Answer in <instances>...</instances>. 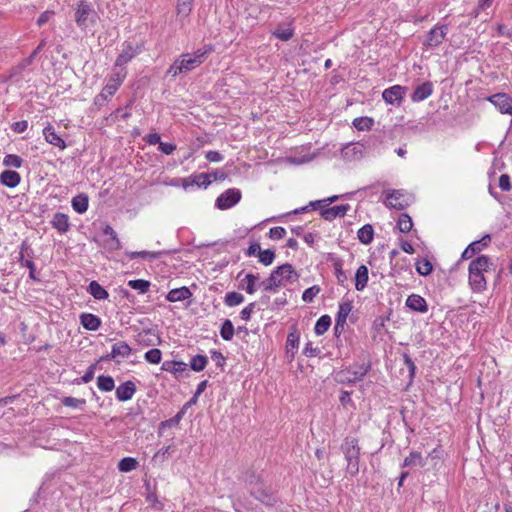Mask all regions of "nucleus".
Returning <instances> with one entry per match:
<instances>
[{
	"label": "nucleus",
	"instance_id": "f257e3e1",
	"mask_svg": "<svg viewBox=\"0 0 512 512\" xmlns=\"http://www.w3.org/2000/svg\"><path fill=\"white\" fill-rule=\"evenodd\" d=\"M298 279V274L291 264H283L277 267L270 276L260 283L263 290L266 292L275 291L279 287H285L288 284L295 282Z\"/></svg>",
	"mask_w": 512,
	"mask_h": 512
},
{
	"label": "nucleus",
	"instance_id": "f03ea898",
	"mask_svg": "<svg viewBox=\"0 0 512 512\" xmlns=\"http://www.w3.org/2000/svg\"><path fill=\"white\" fill-rule=\"evenodd\" d=\"M491 266V259L485 255H480L470 262L469 284L474 292H482L486 289L487 281L484 273L488 272Z\"/></svg>",
	"mask_w": 512,
	"mask_h": 512
},
{
	"label": "nucleus",
	"instance_id": "7ed1b4c3",
	"mask_svg": "<svg viewBox=\"0 0 512 512\" xmlns=\"http://www.w3.org/2000/svg\"><path fill=\"white\" fill-rule=\"evenodd\" d=\"M207 51L197 50L193 53L182 54L177 58L167 70V74L176 77L180 74H186L199 65H201L206 58Z\"/></svg>",
	"mask_w": 512,
	"mask_h": 512
},
{
	"label": "nucleus",
	"instance_id": "20e7f679",
	"mask_svg": "<svg viewBox=\"0 0 512 512\" xmlns=\"http://www.w3.org/2000/svg\"><path fill=\"white\" fill-rule=\"evenodd\" d=\"M340 449L347 462V473L351 476L357 475L360 469L359 461L361 451L358 439L352 436L345 437L340 446Z\"/></svg>",
	"mask_w": 512,
	"mask_h": 512
},
{
	"label": "nucleus",
	"instance_id": "39448f33",
	"mask_svg": "<svg viewBox=\"0 0 512 512\" xmlns=\"http://www.w3.org/2000/svg\"><path fill=\"white\" fill-rule=\"evenodd\" d=\"M74 20L81 30H86L97 24L99 15L91 3L80 0L74 11Z\"/></svg>",
	"mask_w": 512,
	"mask_h": 512
},
{
	"label": "nucleus",
	"instance_id": "423d86ee",
	"mask_svg": "<svg viewBox=\"0 0 512 512\" xmlns=\"http://www.w3.org/2000/svg\"><path fill=\"white\" fill-rule=\"evenodd\" d=\"M369 362L355 363L352 366L338 371L335 379L339 383L352 384L362 381L366 374L370 371Z\"/></svg>",
	"mask_w": 512,
	"mask_h": 512
},
{
	"label": "nucleus",
	"instance_id": "0eeeda50",
	"mask_svg": "<svg viewBox=\"0 0 512 512\" xmlns=\"http://www.w3.org/2000/svg\"><path fill=\"white\" fill-rule=\"evenodd\" d=\"M142 50L143 44L133 45L131 42H125L123 50L116 58L115 66L124 67L128 62L140 54Z\"/></svg>",
	"mask_w": 512,
	"mask_h": 512
},
{
	"label": "nucleus",
	"instance_id": "6e6552de",
	"mask_svg": "<svg viewBox=\"0 0 512 512\" xmlns=\"http://www.w3.org/2000/svg\"><path fill=\"white\" fill-rule=\"evenodd\" d=\"M447 33L446 25H436L427 33L423 45L427 48H436L444 41Z\"/></svg>",
	"mask_w": 512,
	"mask_h": 512
},
{
	"label": "nucleus",
	"instance_id": "1a4fd4ad",
	"mask_svg": "<svg viewBox=\"0 0 512 512\" xmlns=\"http://www.w3.org/2000/svg\"><path fill=\"white\" fill-rule=\"evenodd\" d=\"M407 88L401 85H394L385 89L382 93L383 100L390 105L400 106L404 100Z\"/></svg>",
	"mask_w": 512,
	"mask_h": 512
},
{
	"label": "nucleus",
	"instance_id": "9d476101",
	"mask_svg": "<svg viewBox=\"0 0 512 512\" xmlns=\"http://www.w3.org/2000/svg\"><path fill=\"white\" fill-rule=\"evenodd\" d=\"M386 206L396 210H403L409 205V199L403 190H391L386 194Z\"/></svg>",
	"mask_w": 512,
	"mask_h": 512
},
{
	"label": "nucleus",
	"instance_id": "9b49d317",
	"mask_svg": "<svg viewBox=\"0 0 512 512\" xmlns=\"http://www.w3.org/2000/svg\"><path fill=\"white\" fill-rule=\"evenodd\" d=\"M488 101L492 103L500 113L512 115V97L506 93H496L488 97Z\"/></svg>",
	"mask_w": 512,
	"mask_h": 512
},
{
	"label": "nucleus",
	"instance_id": "f8f14e48",
	"mask_svg": "<svg viewBox=\"0 0 512 512\" xmlns=\"http://www.w3.org/2000/svg\"><path fill=\"white\" fill-rule=\"evenodd\" d=\"M491 241L490 235H485L480 240L470 243L461 255V259L467 260L472 258L475 254L481 252Z\"/></svg>",
	"mask_w": 512,
	"mask_h": 512
},
{
	"label": "nucleus",
	"instance_id": "ddd939ff",
	"mask_svg": "<svg viewBox=\"0 0 512 512\" xmlns=\"http://www.w3.org/2000/svg\"><path fill=\"white\" fill-rule=\"evenodd\" d=\"M319 207L321 208L320 215L327 221H332L337 217H344L350 209L349 204H341L330 208L326 206Z\"/></svg>",
	"mask_w": 512,
	"mask_h": 512
},
{
	"label": "nucleus",
	"instance_id": "4468645a",
	"mask_svg": "<svg viewBox=\"0 0 512 512\" xmlns=\"http://www.w3.org/2000/svg\"><path fill=\"white\" fill-rule=\"evenodd\" d=\"M161 369L174 374L177 378L183 377L189 371L188 364L181 361H164Z\"/></svg>",
	"mask_w": 512,
	"mask_h": 512
},
{
	"label": "nucleus",
	"instance_id": "2eb2a0df",
	"mask_svg": "<svg viewBox=\"0 0 512 512\" xmlns=\"http://www.w3.org/2000/svg\"><path fill=\"white\" fill-rule=\"evenodd\" d=\"M131 352V347L125 341H119L112 346L111 353L101 359L111 360L116 359L117 357L127 358Z\"/></svg>",
	"mask_w": 512,
	"mask_h": 512
},
{
	"label": "nucleus",
	"instance_id": "dca6fc26",
	"mask_svg": "<svg viewBox=\"0 0 512 512\" xmlns=\"http://www.w3.org/2000/svg\"><path fill=\"white\" fill-rule=\"evenodd\" d=\"M211 183V174L199 173L183 180V187L197 186L206 188Z\"/></svg>",
	"mask_w": 512,
	"mask_h": 512
},
{
	"label": "nucleus",
	"instance_id": "f3484780",
	"mask_svg": "<svg viewBox=\"0 0 512 512\" xmlns=\"http://www.w3.org/2000/svg\"><path fill=\"white\" fill-rule=\"evenodd\" d=\"M135 392H136L135 383L128 380L117 387L116 398L121 402L128 401L133 397Z\"/></svg>",
	"mask_w": 512,
	"mask_h": 512
},
{
	"label": "nucleus",
	"instance_id": "a211bd4d",
	"mask_svg": "<svg viewBox=\"0 0 512 512\" xmlns=\"http://www.w3.org/2000/svg\"><path fill=\"white\" fill-rule=\"evenodd\" d=\"M433 93V86L431 82H424L417 86L411 95L412 102H421L430 97Z\"/></svg>",
	"mask_w": 512,
	"mask_h": 512
},
{
	"label": "nucleus",
	"instance_id": "6ab92c4d",
	"mask_svg": "<svg viewBox=\"0 0 512 512\" xmlns=\"http://www.w3.org/2000/svg\"><path fill=\"white\" fill-rule=\"evenodd\" d=\"M43 135L45 140L61 150L66 148L65 141L55 132V129L52 125H48L43 129Z\"/></svg>",
	"mask_w": 512,
	"mask_h": 512
},
{
	"label": "nucleus",
	"instance_id": "aec40b11",
	"mask_svg": "<svg viewBox=\"0 0 512 512\" xmlns=\"http://www.w3.org/2000/svg\"><path fill=\"white\" fill-rule=\"evenodd\" d=\"M406 306L411 310L420 313H426L428 311L426 300L418 294L408 296L406 299Z\"/></svg>",
	"mask_w": 512,
	"mask_h": 512
},
{
	"label": "nucleus",
	"instance_id": "412c9836",
	"mask_svg": "<svg viewBox=\"0 0 512 512\" xmlns=\"http://www.w3.org/2000/svg\"><path fill=\"white\" fill-rule=\"evenodd\" d=\"M192 297V292L186 286L170 290L166 295V300L169 302L184 301Z\"/></svg>",
	"mask_w": 512,
	"mask_h": 512
},
{
	"label": "nucleus",
	"instance_id": "4be33fe9",
	"mask_svg": "<svg viewBox=\"0 0 512 512\" xmlns=\"http://www.w3.org/2000/svg\"><path fill=\"white\" fill-rule=\"evenodd\" d=\"M137 342L143 346H153L160 344L161 338L151 329L143 330L137 335Z\"/></svg>",
	"mask_w": 512,
	"mask_h": 512
},
{
	"label": "nucleus",
	"instance_id": "5701e85b",
	"mask_svg": "<svg viewBox=\"0 0 512 512\" xmlns=\"http://www.w3.org/2000/svg\"><path fill=\"white\" fill-rule=\"evenodd\" d=\"M51 224L60 233H66L70 228L68 215L61 212L54 214Z\"/></svg>",
	"mask_w": 512,
	"mask_h": 512
},
{
	"label": "nucleus",
	"instance_id": "b1692460",
	"mask_svg": "<svg viewBox=\"0 0 512 512\" xmlns=\"http://www.w3.org/2000/svg\"><path fill=\"white\" fill-rule=\"evenodd\" d=\"M21 181V176L13 170H5L0 175V182L9 188L16 187Z\"/></svg>",
	"mask_w": 512,
	"mask_h": 512
},
{
	"label": "nucleus",
	"instance_id": "393cba45",
	"mask_svg": "<svg viewBox=\"0 0 512 512\" xmlns=\"http://www.w3.org/2000/svg\"><path fill=\"white\" fill-rule=\"evenodd\" d=\"M80 323L90 331H96L101 326V320L98 316L91 313H83L80 315Z\"/></svg>",
	"mask_w": 512,
	"mask_h": 512
},
{
	"label": "nucleus",
	"instance_id": "a878e982",
	"mask_svg": "<svg viewBox=\"0 0 512 512\" xmlns=\"http://www.w3.org/2000/svg\"><path fill=\"white\" fill-rule=\"evenodd\" d=\"M426 464L425 458L418 451H412L403 461L402 467L415 468L423 467Z\"/></svg>",
	"mask_w": 512,
	"mask_h": 512
},
{
	"label": "nucleus",
	"instance_id": "bb28decb",
	"mask_svg": "<svg viewBox=\"0 0 512 512\" xmlns=\"http://www.w3.org/2000/svg\"><path fill=\"white\" fill-rule=\"evenodd\" d=\"M72 208L79 214L85 213L88 209L89 198L85 193H80L72 198Z\"/></svg>",
	"mask_w": 512,
	"mask_h": 512
},
{
	"label": "nucleus",
	"instance_id": "cd10ccee",
	"mask_svg": "<svg viewBox=\"0 0 512 512\" xmlns=\"http://www.w3.org/2000/svg\"><path fill=\"white\" fill-rule=\"evenodd\" d=\"M368 268L365 265H361L355 274V288L358 291H362L368 282Z\"/></svg>",
	"mask_w": 512,
	"mask_h": 512
},
{
	"label": "nucleus",
	"instance_id": "c85d7f7f",
	"mask_svg": "<svg viewBox=\"0 0 512 512\" xmlns=\"http://www.w3.org/2000/svg\"><path fill=\"white\" fill-rule=\"evenodd\" d=\"M259 281V276L254 274H246L240 281V288L245 290L248 294H253L256 291V283Z\"/></svg>",
	"mask_w": 512,
	"mask_h": 512
},
{
	"label": "nucleus",
	"instance_id": "c756f323",
	"mask_svg": "<svg viewBox=\"0 0 512 512\" xmlns=\"http://www.w3.org/2000/svg\"><path fill=\"white\" fill-rule=\"evenodd\" d=\"M87 291L97 300H104L109 296L107 290L95 280L89 283Z\"/></svg>",
	"mask_w": 512,
	"mask_h": 512
},
{
	"label": "nucleus",
	"instance_id": "7c9ffc66",
	"mask_svg": "<svg viewBox=\"0 0 512 512\" xmlns=\"http://www.w3.org/2000/svg\"><path fill=\"white\" fill-rule=\"evenodd\" d=\"M338 199H339V196L338 195H334V196L328 197L326 199L311 201L307 206H304V207H301L299 209L294 210V213L295 214L304 213V212L308 211V209L310 207L315 209L318 206H327V205L335 202Z\"/></svg>",
	"mask_w": 512,
	"mask_h": 512
},
{
	"label": "nucleus",
	"instance_id": "2f4dec72",
	"mask_svg": "<svg viewBox=\"0 0 512 512\" xmlns=\"http://www.w3.org/2000/svg\"><path fill=\"white\" fill-rule=\"evenodd\" d=\"M103 233L109 236V239L107 240L109 249L119 250L121 248V242L117 236V233L110 225L105 226V228L103 229Z\"/></svg>",
	"mask_w": 512,
	"mask_h": 512
},
{
	"label": "nucleus",
	"instance_id": "473e14b6",
	"mask_svg": "<svg viewBox=\"0 0 512 512\" xmlns=\"http://www.w3.org/2000/svg\"><path fill=\"white\" fill-rule=\"evenodd\" d=\"M374 229L372 225L366 224L361 227L357 232L358 240L363 244H370L373 240Z\"/></svg>",
	"mask_w": 512,
	"mask_h": 512
},
{
	"label": "nucleus",
	"instance_id": "72a5a7b5",
	"mask_svg": "<svg viewBox=\"0 0 512 512\" xmlns=\"http://www.w3.org/2000/svg\"><path fill=\"white\" fill-rule=\"evenodd\" d=\"M352 310V304L350 301H343L339 304V310L336 316V320L338 321V325L346 324V320L348 315Z\"/></svg>",
	"mask_w": 512,
	"mask_h": 512
},
{
	"label": "nucleus",
	"instance_id": "f704fd0d",
	"mask_svg": "<svg viewBox=\"0 0 512 512\" xmlns=\"http://www.w3.org/2000/svg\"><path fill=\"white\" fill-rule=\"evenodd\" d=\"M17 262L22 266L26 267V269H29V277L30 279L34 281H39V278L36 276L35 273V264L32 261V256L28 258H24L23 255H20L17 257Z\"/></svg>",
	"mask_w": 512,
	"mask_h": 512
},
{
	"label": "nucleus",
	"instance_id": "c9c22d12",
	"mask_svg": "<svg viewBox=\"0 0 512 512\" xmlns=\"http://www.w3.org/2000/svg\"><path fill=\"white\" fill-rule=\"evenodd\" d=\"M150 282L144 279H135L128 281V286L134 290H137L140 294H145L149 291Z\"/></svg>",
	"mask_w": 512,
	"mask_h": 512
},
{
	"label": "nucleus",
	"instance_id": "e433bc0d",
	"mask_svg": "<svg viewBox=\"0 0 512 512\" xmlns=\"http://www.w3.org/2000/svg\"><path fill=\"white\" fill-rule=\"evenodd\" d=\"M97 386L101 391L109 392L114 389V380L111 376L100 375L97 378Z\"/></svg>",
	"mask_w": 512,
	"mask_h": 512
},
{
	"label": "nucleus",
	"instance_id": "4c0bfd02",
	"mask_svg": "<svg viewBox=\"0 0 512 512\" xmlns=\"http://www.w3.org/2000/svg\"><path fill=\"white\" fill-rule=\"evenodd\" d=\"M330 325H331L330 316H328V315L321 316L315 324V327H314L315 333L317 335L324 334L329 329Z\"/></svg>",
	"mask_w": 512,
	"mask_h": 512
},
{
	"label": "nucleus",
	"instance_id": "58836bf2",
	"mask_svg": "<svg viewBox=\"0 0 512 512\" xmlns=\"http://www.w3.org/2000/svg\"><path fill=\"white\" fill-rule=\"evenodd\" d=\"M241 199V192L239 189H227L226 190V209L236 205Z\"/></svg>",
	"mask_w": 512,
	"mask_h": 512
},
{
	"label": "nucleus",
	"instance_id": "ea45409f",
	"mask_svg": "<svg viewBox=\"0 0 512 512\" xmlns=\"http://www.w3.org/2000/svg\"><path fill=\"white\" fill-rule=\"evenodd\" d=\"M138 466V461L132 457H125L121 459L118 463V469L121 472H130L136 469Z\"/></svg>",
	"mask_w": 512,
	"mask_h": 512
},
{
	"label": "nucleus",
	"instance_id": "a19ab883",
	"mask_svg": "<svg viewBox=\"0 0 512 512\" xmlns=\"http://www.w3.org/2000/svg\"><path fill=\"white\" fill-rule=\"evenodd\" d=\"M163 254H166V252H150V251H138V252H127V255L130 259L135 258H151V259H158Z\"/></svg>",
	"mask_w": 512,
	"mask_h": 512
},
{
	"label": "nucleus",
	"instance_id": "79ce46f5",
	"mask_svg": "<svg viewBox=\"0 0 512 512\" xmlns=\"http://www.w3.org/2000/svg\"><path fill=\"white\" fill-rule=\"evenodd\" d=\"M374 120L370 117H358L353 120V126L359 131L371 129Z\"/></svg>",
	"mask_w": 512,
	"mask_h": 512
},
{
	"label": "nucleus",
	"instance_id": "37998d69",
	"mask_svg": "<svg viewBox=\"0 0 512 512\" xmlns=\"http://www.w3.org/2000/svg\"><path fill=\"white\" fill-rule=\"evenodd\" d=\"M432 270H433V266L428 259L423 258L416 262V271L420 275L427 276L432 272Z\"/></svg>",
	"mask_w": 512,
	"mask_h": 512
},
{
	"label": "nucleus",
	"instance_id": "c03bdc74",
	"mask_svg": "<svg viewBox=\"0 0 512 512\" xmlns=\"http://www.w3.org/2000/svg\"><path fill=\"white\" fill-rule=\"evenodd\" d=\"M398 228L402 233H408L411 231L413 223L412 219L408 214H401L398 219Z\"/></svg>",
	"mask_w": 512,
	"mask_h": 512
},
{
	"label": "nucleus",
	"instance_id": "a18cd8bd",
	"mask_svg": "<svg viewBox=\"0 0 512 512\" xmlns=\"http://www.w3.org/2000/svg\"><path fill=\"white\" fill-rule=\"evenodd\" d=\"M275 259V252L271 249H266L260 251L258 254V261L264 266H269L273 263Z\"/></svg>",
	"mask_w": 512,
	"mask_h": 512
},
{
	"label": "nucleus",
	"instance_id": "49530a36",
	"mask_svg": "<svg viewBox=\"0 0 512 512\" xmlns=\"http://www.w3.org/2000/svg\"><path fill=\"white\" fill-rule=\"evenodd\" d=\"M207 364V357L204 355H196L190 361V368L194 371H202Z\"/></svg>",
	"mask_w": 512,
	"mask_h": 512
},
{
	"label": "nucleus",
	"instance_id": "de8ad7c7",
	"mask_svg": "<svg viewBox=\"0 0 512 512\" xmlns=\"http://www.w3.org/2000/svg\"><path fill=\"white\" fill-rule=\"evenodd\" d=\"M144 358L148 363L158 364L161 362L162 352L157 348H153L145 353Z\"/></svg>",
	"mask_w": 512,
	"mask_h": 512
},
{
	"label": "nucleus",
	"instance_id": "09e8293b",
	"mask_svg": "<svg viewBox=\"0 0 512 512\" xmlns=\"http://www.w3.org/2000/svg\"><path fill=\"white\" fill-rule=\"evenodd\" d=\"M46 39H42L40 41V43L38 44V46L36 47V49H34V51L30 54V56L26 59L23 60L22 62V68H25L29 65L32 64L33 60L36 58V56L42 51V49L45 47L46 45Z\"/></svg>",
	"mask_w": 512,
	"mask_h": 512
},
{
	"label": "nucleus",
	"instance_id": "8fccbe9b",
	"mask_svg": "<svg viewBox=\"0 0 512 512\" xmlns=\"http://www.w3.org/2000/svg\"><path fill=\"white\" fill-rule=\"evenodd\" d=\"M22 158L15 154H8L3 159V164L8 167L19 168L22 165Z\"/></svg>",
	"mask_w": 512,
	"mask_h": 512
},
{
	"label": "nucleus",
	"instance_id": "3c124183",
	"mask_svg": "<svg viewBox=\"0 0 512 512\" xmlns=\"http://www.w3.org/2000/svg\"><path fill=\"white\" fill-rule=\"evenodd\" d=\"M184 414H185V409H181L174 417H172L168 420L162 421L160 423V429L165 428V427L177 426L180 423L181 419L183 418Z\"/></svg>",
	"mask_w": 512,
	"mask_h": 512
},
{
	"label": "nucleus",
	"instance_id": "603ef678",
	"mask_svg": "<svg viewBox=\"0 0 512 512\" xmlns=\"http://www.w3.org/2000/svg\"><path fill=\"white\" fill-rule=\"evenodd\" d=\"M193 0H178L177 12L184 17L188 16L192 9Z\"/></svg>",
	"mask_w": 512,
	"mask_h": 512
},
{
	"label": "nucleus",
	"instance_id": "864d4df0",
	"mask_svg": "<svg viewBox=\"0 0 512 512\" xmlns=\"http://www.w3.org/2000/svg\"><path fill=\"white\" fill-rule=\"evenodd\" d=\"M61 403L66 407L78 408L86 404L85 399H78L75 397L67 396L62 398Z\"/></svg>",
	"mask_w": 512,
	"mask_h": 512
},
{
	"label": "nucleus",
	"instance_id": "5fc2aeb1",
	"mask_svg": "<svg viewBox=\"0 0 512 512\" xmlns=\"http://www.w3.org/2000/svg\"><path fill=\"white\" fill-rule=\"evenodd\" d=\"M273 35L281 40V41H288L289 39L292 38L293 36V29L287 27V28H277L274 32H273Z\"/></svg>",
	"mask_w": 512,
	"mask_h": 512
},
{
	"label": "nucleus",
	"instance_id": "6e6d98bb",
	"mask_svg": "<svg viewBox=\"0 0 512 512\" xmlns=\"http://www.w3.org/2000/svg\"><path fill=\"white\" fill-rule=\"evenodd\" d=\"M244 301V296L238 292H231L226 295V304L229 306H235L241 304Z\"/></svg>",
	"mask_w": 512,
	"mask_h": 512
},
{
	"label": "nucleus",
	"instance_id": "4d7b16f0",
	"mask_svg": "<svg viewBox=\"0 0 512 512\" xmlns=\"http://www.w3.org/2000/svg\"><path fill=\"white\" fill-rule=\"evenodd\" d=\"M319 292L320 288L318 286H312L304 291L302 299L304 302H312Z\"/></svg>",
	"mask_w": 512,
	"mask_h": 512
},
{
	"label": "nucleus",
	"instance_id": "13d9d810",
	"mask_svg": "<svg viewBox=\"0 0 512 512\" xmlns=\"http://www.w3.org/2000/svg\"><path fill=\"white\" fill-rule=\"evenodd\" d=\"M117 90H118V83L111 82L109 80L100 93L106 94V97L109 99L116 93Z\"/></svg>",
	"mask_w": 512,
	"mask_h": 512
},
{
	"label": "nucleus",
	"instance_id": "bf43d9fd",
	"mask_svg": "<svg viewBox=\"0 0 512 512\" xmlns=\"http://www.w3.org/2000/svg\"><path fill=\"white\" fill-rule=\"evenodd\" d=\"M286 235V230L283 227L277 226L273 227L269 231V236L271 239L279 240L284 238Z\"/></svg>",
	"mask_w": 512,
	"mask_h": 512
},
{
	"label": "nucleus",
	"instance_id": "052dcab7",
	"mask_svg": "<svg viewBox=\"0 0 512 512\" xmlns=\"http://www.w3.org/2000/svg\"><path fill=\"white\" fill-rule=\"evenodd\" d=\"M498 185L502 191H510L512 188L510 176L508 174H502L499 177Z\"/></svg>",
	"mask_w": 512,
	"mask_h": 512
},
{
	"label": "nucleus",
	"instance_id": "680f3d73",
	"mask_svg": "<svg viewBox=\"0 0 512 512\" xmlns=\"http://www.w3.org/2000/svg\"><path fill=\"white\" fill-rule=\"evenodd\" d=\"M336 278L338 280V283L344 284V282L347 280L346 273L342 270V264L340 262H336L334 264Z\"/></svg>",
	"mask_w": 512,
	"mask_h": 512
},
{
	"label": "nucleus",
	"instance_id": "e2e57ef3",
	"mask_svg": "<svg viewBox=\"0 0 512 512\" xmlns=\"http://www.w3.org/2000/svg\"><path fill=\"white\" fill-rule=\"evenodd\" d=\"M94 370H95V365H90L87 369V371L85 372V374L80 378L79 381H77V383H88L90 382L93 378H94Z\"/></svg>",
	"mask_w": 512,
	"mask_h": 512
},
{
	"label": "nucleus",
	"instance_id": "0e129e2a",
	"mask_svg": "<svg viewBox=\"0 0 512 512\" xmlns=\"http://www.w3.org/2000/svg\"><path fill=\"white\" fill-rule=\"evenodd\" d=\"M176 149V145H174L173 143H164V142H161L159 144V150L166 154V155H170L172 154Z\"/></svg>",
	"mask_w": 512,
	"mask_h": 512
},
{
	"label": "nucleus",
	"instance_id": "69168bd1",
	"mask_svg": "<svg viewBox=\"0 0 512 512\" xmlns=\"http://www.w3.org/2000/svg\"><path fill=\"white\" fill-rule=\"evenodd\" d=\"M54 15V12L53 11H50V10H46L44 11L43 13H41V15L38 17L37 19V25L38 26H42L44 25L45 23H47L50 18Z\"/></svg>",
	"mask_w": 512,
	"mask_h": 512
},
{
	"label": "nucleus",
	"instance_id": "338daca9",
	"mask_svg": "<svg viewBox=\"0 0 512 512\" xmlns=\"http://www.w3.org/2000/svg\"><path fill=\"white\" fill-rule=\"evenodd\" d=\"M260 251H261L260 244L258 242H253L248 247V249L246 251V255L247 256H257L258 257V254L260 253Z\"/></svg>",
	"mask_w": 512,
	"mask_h": 512
},
{
	"label": "nucleus",
	"instance_id": "774afa93",
	"mask_svg": "<svg viewBox=\"0 0 512 512\" xmlns=\"http://www.w3.org/2000/svg\"><path fill=\"white\" fill-rule=\"evenodd\" d=\"M28 127V122L26 120L17 121L12 124V130L16 133L24 132Z\"/></svg>",
	"mask_w": 512,
	"mask_h": 512
}]
</instances>
